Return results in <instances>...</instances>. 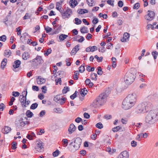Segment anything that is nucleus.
I'll return each mask as SVG.
<instances>
[{"label": "nucleus", "mask_w": 158, "mask_h": 158, "mask_svg": "<svg viewBox=\"0 0 158 158\" xmlns=\"http://www.w3.org/2000/svg\"><path fill=\"white\" fill-rule=\"evenodd\" d=\"M155 15L154 11L149 10L148 11L147 15L145 16V19L151 21L153 19Z\"/></svg>", "instance_id": "f8f14e48"}, {"label": "nucleus", "mask_w": 158, "mask_h": 158, "mask_svg": "<svg viewBox=\"0 0 158 158\" xmlns=\"http://www.w3.org/2000/svg\"><path fill=\"white\" fill-rule=\"evenodd\" d=\"M152 107L151 103L145 102L138 105L135 109V113L139 114L149 110Z\"/></svg>", "instance_id": "7ed1b4c3"}, {"label": "nucleus", "mask_w": 158, "mask_h": 158, "mask_svg": "<svg viewBox=\"0 0 158 158\" xmlns=\"http://www.w3.org/2000/svg\"><path fill=\"white\" fill-rule=\"evenodd\" d=\"M131 144L132 147H135L136 146L137 143L135 141L133 140L131 142Z\"/></svg>", "instance_id": "052dcab7"}, {"label": "nucleus", "mask_w": 158, "mask_h": 158, "mask_svg": "<svg viewBox=\"0 0 158 158\" xmlns=\"http://www.w3.org/2000/svg\"><path fill=\"white\" fill-rule=\"evenodd\" d=\"M97 74L95 73H91L90 75V78L92 80L96 81L97 80Z\"/></svg>", "instance_id": "393cba45"}, {"label": "nucleus", "mask_w": 158, "mask_h": 158, "mask_svg": "<svg viewBox=\"0 0 158 158\" xmlns=\"http://www.w3.org/2000/svg\"><path fill=\"white\" fill-rule=\"evenodd\" d=\"M54 100L59 103L61 104L64 103L65 101V98H63V97H60V95H57L54 98Z\"/></svg>", "instance_id": "ddd939ff"}, {"label": "nucleus", "mask_w": 158, "mask_h": 158, "mask_svg": "<svg viewBox=\"0 0 158 158\" xmlns=\"http://www.w3.org/2000/svg\"><path fill=\"white\" fill-rule=\"evenodd\" d=\"M121 128H122L120 126H118L113 128L112 129V131L114 132H117Z\"/></svg>", "instance_id": "c85d7f7f"}, {"label": "nucleus", "mask_w": 158, "mask_h": 158, "mask_svg": "<svg viewBox=\"0 0 158 158\" xmlns=\"http://www.w3.org/2000/svg\"><path fill=\"white\" fill-rule=\"evenodd\" d=\"M77 95V92L76 91L75 93L70 96V98L71 99L73 100L75 98Z\"/></svg>", "instance_id": "4c0bfd02"}, {"label": "nucleus", "mask_w": 158, "mask_h": 158, "mask_svg": "<svg viewBox=\"0 0 158 158\" xmlns=\"http://www.w3.org/2000/svg\"><path fill=\"white\" fill-rule=\"evenodd\" d=\"M75 126L73 123L71 124L68 129L69 134H71L76 129Z\"/></svg>", "instance_id": "f3484780"}, {"label": "nucleus", "mask_w": 158, "mask_h": 158, "mask_svg": "<svg viewBox=\"0 0 158 158\" xmlns=\"http://www.w3.org/2000/svg\"><path fill=\"white\" fill-rule=\"evenodd\" d=\"M137 96L135 93L130 94L126 98L128 100L135 105L136 101Z\"/></svg>", "instance_id": "9d476101"}, {"label": "nucleus", "mask_w": 158, "mask_h": 158, "mask_svg": "<svg viewBox=\"0 0 158 158\" xmlns=\"http://www.w3.org/2000/svg\"><path fill=\"white\" fill-rule=\"evenodd\" d=\"M60 12L62 15V17L64 19L69 18L70 17L71 14L72 13L71 10L68 8L65 11H64L63 10H60Z\"/></svg>", "instance_id": "6e6552de"}, {"label": "nucleus", "mask_w": 158, "mask_h": 158, "mask_svg": "<svg viewBox=\"0 0 158 158\" xmlns=\"http://www.w3.org/2000/svg\"><path fill=\"white\" fill-rule=\"evenodd\" d=\"M79 44L77 45L74 48L71 52L70 54L71 55H75L77 52L79 50Z\"/></svg>", "instance_id": "6ab92c4d"}, {"label": "nucleus", "mask_w": 158, "mask_h": 158, "mask_svg": "<svg viewBox=\"0 0 158 158\" xmlns=\"http://www.w3.org/2000/svg\"><path fill=\"white\" fill-rule=\"evenodd\" d=\"M15 125L18 128H21L24 127L23 119L22 118L19 120H17L15 121Z\"/></svg>", "instance_id": "4468645a"}, {"label": "nucleus", "mask_w": 158, "mask_h": 158, "mask_svg": "<svg viewBox=\"0 0 158 158\" xmlns=\"http://www.w3.org/2000/svg\"><path fill=\"white\" fill-rule=\"evenodd\" d=\"M87 91L85 88L82 89L81 91V94L82 96H84L87 94Z\"/></svg>", "instance_id": "2f4dec72"}, {"label": "nucleus", "mask_w": 158, "mask_h": 158, "mask_svg": "<svg viewBox=\"0 0 158 158\" xmlns=\"http://www.w3.org/2000/svg\"><path fill=\"white\" fill-rule=\"evenodd\" d=\"M46 112L44 110H42L40 113V117H43L45 114Z\"/></svg>", "instance_id": "69168bd1"}, {"label": "nucleus", "mask_w": 158, "mask_h": 158, "mask_svg": "<svg viewBox=\"0 0 158 158\" xmlns=\"http://www.w3.org/2000/svg\"><path fill=\"white\" fill-rule=\"evenodd\" d=\"M22 57L24 60H27L30 57V54L28 52H24L23 54Z\"/></svg>", "instance_id": "412c9836"}, {"label": "nucleus", "mask_w": 158, "mask_h": 158, "mask_svg": "<svg viewBox=\"0 0 158 158\" xmlns=\"http://www.w3.org/2000/svg\"><path fill=\"white\" fill-rule=\"evenodd\" d=\"M5 55V56H8L9 57L11 55V52L10 50H6L4 52Z\"/></svg>", "instance_id": "72a5a7b5"}, {"label": "nucleus", "mask_w": 158, "mask_h": 158, "mask_svg": "<svg viewBox=\"0 0 158 158\" xmlns=\"http://www.w3.org/2000/svg\"><path fill=\"white\" fill-rule=\"evenodd\" d=\"M74 75L73 76V78L75 80H77L78 78V77L77 76L79 74L78 71H76L74 72Z\"/></svg>", "instance_id": "79ce46f5"}, {"label": "nucleus", "mask_w": 158, "mask_h": 158, "mask_svg": "<svg viewBox=\"0 0 158 158\" xmlns=\"http://www.w3.org/2000/svg\"><path fill=\"white\" fill-rule=\"evenodd\" d=\"M7 60L6 59L4 58L2 60L1 66V68L3 69L4 66L6 65Z\"/></svg>", "instance_id": "bb28decb"}, {"label": "nucleus", "mask_w": 158, "mask_h": 158, "mask_svg": "<svg viewBox=\"0 0 158 158\" xmlns=\"http://www.w3.org/2000/svg\"><path fill=\"white\" fill-rule=\"evenodd\" d=\"M125 98L122 103V107L125 110L131 108L135 105Z\"/></svg>", "instance_id": "0eeeda50"}, {"label": "nucleus", "mask_w": 158, "mask_h": 158, "mask_svg": "<svg viewBox=\"0 0 158 158\" xmlns=\"http://www.w3.org/2000/svg\"><path fill=\"white\" fill-rule=\"evenodd\" d=\"M152 55L153 56L154 59H156L158 55V52L156 51L153 52L152 53Z\"/></svg>", "instance_id": "ea45409f"}, {"label": "nucleus", "mask_w": 158, "mask_h": 158, "mask_svg": "<svg viewBox=\"0 0 158 158\" xmlns=\"http://www.w3.org/2000/svg\"><path fill=\"white\" fill-rule=\"evenodd\" d=\"M90 47V51L91 52H94V51L97 50L98 49L97 47L95 46Z\"/></svg>", "instance_id": "8fccbe9b"}, {"label": "nucleus", "mask_w": 158, "mask_h": 158, "mask_svg": "<svg viewBox=\"0 0 158 158\" xmlns=\"http://www.w3.org/2000/svg\"><path fill=\"white\" fill-rule=\"evenodd\" d=\"M43 60L40 56H37L34 59L31 60L29 61V62L31 63L33 66H36L38 65L41 63H42Z\"/></svg>", "instance_id": "1a4fd4ad"}, {"label": "nucleus", "mask_w": 158, "mask_h": 158, "mask_svg": "<svg viewBox=\"0 0 158 158\" xmlns=\"http://www.w3.org/2000/svg\"><path fill=\"white\" fill-rule=\"evenodd\" d=\"M94 58L97 59L98 62H102V60L103 57L102 56H101L99 57L97 55H96L95 56Z\"/></svg>", "instance_id": "a19ab883"}, {"label": "nucleus", "mask_w": 158, "mask_h": 158, "mask_svg": "<svg viewBox=\"0 0 158 158\" xmlns=\"http://www.w3.org/2000/svg\"><path fill=\"white\" fill-rule=\"evenodd\" d=\"M129 153L127 151L122 152L119 155L118 158H129Z\"/></svg>", "instance_id": "2eb2a0df"}, {"label": "nucleus", "mask_w": 158, "mask_h": 158, "mask_svg": "<svg viewBox=\"0 0 158 158\" xmlns=\"http://www.w3.org/2000/svg\"><path fill=\"white\" fill-rule=\"evenodd\" d=\"M38 104L37 103H35L32 104L31 107L30 109L32 110L35 109L38 106Z\"/></svg>", "instance_id": "c9c22d12"}, {"label": "nucleus", "mask_w": 158, "mask_h": 158, "mask_svg": "<svg viewBox=\"0 0 158 158\" xmlns=\"http://www.w3.org/2000/svg\"><path fill=\"white\" fill-rule=\"evenodd\" d=\"M36 81L38 84H41L45 83L46 80L44 78H42L40 76H39L37 78Z\"/></svg>", "instance_id": "a211bd4d"}, {"label": "nucleus", "mask_w": 158, "mask_h": 158, "mask_svg": "<svg viewBox=\"0 0 158 158\" xmlns=\"http://www.w3.org/2000/svg\"><path fill=\"white\" fill-rule=\"evenodd\" d=\"M70 58H67L66 60V65L67 66H69L71 65V63L70 62Z\"/></svg>", "instance_id": "13d9d810"}, {"label": "nucleus", "mask_w": 158, "mask_h": 158, "mask_svg": "<svg viewBox=\"0 0 158 158\" xmlns=\"http://www.w3.org/2000/svg\"><path fill=\"white\" fill-rule=\"evenodd\" d=\"M22 93L23 94V95H20L19 96V100L23 107H24L27 106H26L27 100L26 97L27 93V89L24 91Z\"/></svg>", "instance_id": "423d86ee"}, {"label": "nucleus", "mask_w": 158, "mask_h": 158, "mask_svg": "<svg viewBox=\"0 0 158 158\" xmlns=\"http://www.w3.org/2000/svg\"><path fill=\"white\" fill-rule=\"evenodd\" d=\"M21 61L19 60H17L15 61L14 64L13 65V67L15 69L19 67L21 64Z\"/></svg>", "instance_id": "4be33fe9"}, {"label": "nucleus", "mask_w": 158, "mask_h": 158, "mask_svg": "<svg viewBox=\"0 0 158 158\" xmlns=\"http://www.w3.org/2000/svg\"><path fill=\"white\" fill-rule=\"evenodd\" d=\"M37 144L35 147L36 150L39 152H42L44 151V147L43 142L40 140L37 142Z\"/></svg>", "instance_id": "9b49d317"}, {"label": "nucleus", "mask_w": 158, "mask_h": 158, "mask_svg": "<svg viewBox=\"0 0 158 158\" xmlns=\"http://www.w3.org/2000/svg\"><path fill=\"white\" fill-rule=\"evenodd\" d=\"M135 77L136 76L134 74L127 72L124 77V81L127 84L130 85L134 81Z\"/></svg>", "instance_id": "20e7f679"}, {"label": "nucleus", "mask_w": 158, "mask_h": 158, "mask_svg": "<svg viewBox=\"0 0 158 158\" xmlns=\"http://www.w3.org/2000/svg\"><path fill=\"white\" fill-rule=\"evenodd\" d=\"M70 3H71V6L72 8L76 6L77 4V1L76 0H71Z\"/></svg>", "instance_id": "5701e85b"}, {"label": "nucleus", "mask_w": 158, "mask_h": 158, "mask_svg": "<svg viewBox=\"0 0 158 158\" xmlns=\"http://www.w3.org/2000/svg\"><path fill=\"white\" fill-rule=\"evenodd\" d=\"M80 31L82 33H87L88 32L87 28L85 26L81 28Z\"/></svg>", "instance_id": "a878e982"}, {"label": "nucleus", "mask_w": 158, "mask_h": 158, "mask_svg": "<svg viewBox=\"0 0 158 158\" xmlns=\"http://www.w3.org/2000/svg\"><path fill=\"white\" fill-rule=\"evenodd\" d=\"M20 93L18 92L13 91L12 93V95L15 97H18Z\"/></svg>", "instance_id": "3c124183"}, {"label": "nucleus", "mask_w": 158, "mask_h": 158, "mask_svg": "<svg viewBox=\"0 0 158 158\" xmlns=\"http://www.w3.org/2000/svg\"><path fill=\"white\" fill-rule=\"evenodd\" d=\"M86 2L88 5L89 6H92L94 5V0H86Z\"/></svg>", "instance_id": "c756f323"}, {"label": "nucleus", "mask_w": 158, "mask_h": 158, "mask_svg": "<svg viewBox=\"0 0 158 158\" xmlns=\"http://www.w3.org/2000/svg\"><path fill=\"white\" fill-rule=\"evenodd\" d=\"M139 135H140L141 138H146L148 136V133H140L139 134Z\"/></svg>", "instance_id": "37998d69"}, {"label": "nucleus", "mask_w": 158, "mask_h": 158, "mask_svg": "<svg viewBox=\"0 0 158 158\" xmlns=\"http://www.w3.org/2000/svg\"><path fill=\"white\" fill-rule=\"evenodd\" d=\"M16 31L17 32V35H20L21 34V31L20 29V27H18L16 29Z\"/></svg>", "instance_id": "5fc2aeb1"}, {"label": "nucleus", "mask_w": 158, "mask_h": 158, "mask_svg": "<svg viewBox=\"0 0 158 158\" xmlns=\"http://www.w3.org/2000/svg\"><path fill=\"white\" fill-rule=\"evenodd\" d=\"M78 13L79 14H84L87 13L88 10L85 9H79L77 10Z\"/></svg>", "instance_id": "b1692460"}, {"label": "nucleus", "mask_w": 158, "mask_h": 158, "mask_svg": "<svg viewBox=\"0 0 158 158\" xmlns=\"http://www.w3.org/2000/svg\"><path fill=\"white\" fill-rule=\"evenodd\" d=\"M44 29L45 30L46 33H48L49 32H51L52 30V29L50 27L48 26H47V27H45Z\"/></svg>", "instance_id": "de8ad7c7"}, {"label": "nucleus", "mask_w": 158, "mask_h": 158, "mask_svg": "<svg viewBox=\"0 0 158 158\" xmlns=\"http://www.w3.org/2000/svg\"><path fill=\"white\" fill-rule=\"evenodd\" d=\"M59 152L60 151L57 149L55 151L53 152V156L54 157L57 156L59 155Z\"/></svg>", "instance_id": "09e8293b"}, {"label": "nucleus", "mask_w": 158, "mask_h": 158, "mask_svg": "<svg viewBox=\"0 0 158 158\" xmlns=\"http://www.w3.org/2000/svg\"><path fill=\"white\" fill-rule=\"evenodd\" d=\"M45 52L44 53V55L45 56H48V55L49 54H50L51 53L52 50L51 48H50V49H48L46 52V51H45L44 52Z\"/></svg>", "instance_id": "c03bdc74"}, {"label": "nucleus", "mask_w": 158, "mask_h": 158, "mask_svg": "<svg viewBox=\"0 0 158 158\" xmlns=\"http://www.w3.org/2000/svg\"><path fill=\"white\" fill-rule=\"evenodd\" d=\"M5 107V106L3 103H1L0 104V110L2 111Z\"/></svg>", "instance_id": "680f3d73"}, {"label": "nucleus", "mask_w": 158, "mask_h": 158, "mask_svg": "<svg viewBox=\"0 0 158 158\" xmlns=\"http://www.w3.org/2000/svg\"><path fill=\"white\" fill-rule=\"evenodd\" d=\"M158 118V110H152L147 114L145 118V122L148 126L153 125Z\"/></svg>", "instance_id": "f03ea898"}, {"label": "nucleus", "mask_w": 158, "mask_h": 158, "mask_svg": "<svg viewBox=\"0 0 158 158\" xmlns=\"http://www.w3.org/2000/svg\"><path fill=\"white\" fill-rule=\"evenodd\" d=\"M140 6V4L139 3H137L134 4L133 6V9H138Z\"/></svg>", "instance_id": "6e6d98bb"}, {"label": "nucleus", "mask_w": 158, "mask_h": 158, "mask_svg": "<svg viewBox=\"0 0 158 158\" xmlns=\"http://www.w3.org/2000/svg\"><path fill=\"white\" fill-rule=\"evenodd\" d=\"M6 39V35H3L0 37V40L3 42H5Z\"/></svg>", "instance_id": "a18cd8bd"}, {"label": "nucleus", "mask_w": 158, "mask_h": 158, "mask_svg": "<svg viewBox=\"0 0 158 158\" xmlns=\"http://www.w3.org/2000/svg\"><path fill=\"white\" fill-rule=\"evenodd\" d=\"M85 70V68L84 67L81 66L79 68V71L80 73H82Z\"/></svg>", "instance_id": "4d7b16f0"}, {"label": "nucleus", "mask_w": 158, "mask_h": 158, "mask_svg": "<svg viewBox=\"0 0 158 158\" xmlns=\"http://www.w3.org/2000/svg\"><path fill=\"white\" fill-rule=\"evenodd\" d=\"M53 110L56 113H61L62 112V110L60 108H55Z\"/></svg>", "instance_id": "58836bf2"}, {"label": "nucleus", "mask_w": 158, "mask_h": 158, "mask_svg": "<svg viewBox=\"0 0 158 158\" xmlns=\"http://www.w3.org/2000/svg\"><path fill=\"white\" fill-rule=\"evenodd\" d=\"M114 2V0H108L107 1V3L109 4L111 6H114V4L113 2Z\"/></svg>", "instance_id": "603ef678"}, {"label": "nucleus", "mask_w": 158, "mask_h": 158, "mask_svg": "<svg viewBox=\"0 0 158 158\" xmlns=\"http://www.w3.org/2000/svg\"><path fill=\"white\" fill-rule=\"evenodd\" d=\"M68 36V35L62 34L60 35L59 37V38L60 40L63 41L66 39Z\"/></svg>", "instance_id": "cd10ccee"}, {"label": "nucleus", "mask_w": 158, "mask_h": 158, "mask_svg": "<svg viewBox=\"0 0 158 158\" xmlns=\"http://www.w3.org/2000/svg\"><path fill=\"white\" fill-rule=\"evenodd\" d=\"M118 5L119 7H122L123 6V3L122 1H119L118 2Z\"/></svg>", "instance_id": "e2e57ef3"}, {"label": "nucleus", "mask_w": 158, "mask_h": 158, "mask_svg": "<svg viewBox=\"0 0 158 158\" xmlns=\"http://www.w3.org/2000/svg\"><path fill=\"white\" fill-rule=\"evenodd\" d=\"M69 88L68 87H64V88L62 90V93L63 94H66L67 93V92L69 91Z\"/></svg>", "instance_id": "864d4df0"}, {"label": "nucleus", "mask_w": 158, "mask_h": 158, "mask_svg": "<svg viewBox=\"0 0 158 158\" xmlns=\"http://www.w3.org/2000/svg\"><path fill=\"white\" fill-rule=\"evenodd\" d=\"M63 143V145L64 147H66L68 145V140L67 139H63L62 140Z\"/></svg>", "instance_id": "473e14b6"}, {"label": "nucleus", "mask_w": 158, "mask_h": 158, "mask_svg": "<svg viewBox=\"0 0 158 158\" xmlns=\"http://www.w3.org/2000/svg\"><path fill=\"white\" fill-rule=\"evenodd\" d=\"M41 89H42V91L43 93L45 94L46 93L47 89V87L46 86H43Z\"/></svg>", "instance_id": "0e129e2a"}, {"label": "nucleus", "mask_w": 158, "mask_h": 158, "mask_svg": "<svg viewBox=\"0 0 158 158\" xmlns=\"http://www.w3.org/2000/svg\"><path fill=\"white\" fill-rule=\"evenodd\" d=\"M96 127L99 129H102L103 127L102 124L101 122H99L97 123L96 125Z\"/></svg>", "instance_id": "f704fd0d"}, {"label": "nucleus", "mask_w": 158, "mask_h": 158, "mask_svg": "<svg viewBox=\"0 0 158 158\" xmlns=\"http://www.w3.org/2000/svg\"><path fill=\"white\" fill-rule=\"evenodd\" d=\"M11 130L10 127L7 126H5L4 129H2V131L4 134L8 133Z\"/></svg>", "instance_id": "aec40b11"}, {"label": "nucleus", "mask_w": 158, "mask_h": 158, "mask_svg": "<svg viewBox=\"0 0 158 158\" xmlns=\"http://www.w3.org/2000/svg\"><path fill=\"white\" fill-rule=\"evenodd\" d=\"M33 114V113L30 110H27L26 112V115L28 118L31 117Z\"/></svg>", "instance_id": "7c9ffc66"}, {"label": "nucleus", "mask_w": 158, "mask_h": 158, "mask_svg": "<svg viewBox=\"0 0 158 158\" xmlns=\"http://www.w3.org/2000/svg\"><path fill=\"white\" fill-rule=\"evenodd\" d=\"M75 23L77 25L80 24H81L82 22L78 18H75Z\"/></svg>", "instance_id": "49530a36"}, {"label": "nucleus", "mask_w": 158, "mask_h": 158, "mask_svg": "<svg viewBox=\"0 0 158 158\" xmlns=\"http://www.w3.org/2000/svg\"><path fill=\"white\" fill-rule=\"evenodd\" d=\"M109 93L106 91L102 93L98 96L91 104V106L95 108H97L104 105L106 102Z\"/></svg>", "instance_id": "f257e3e1"}, {"label": "nucleus", "mask_w": 158, "mask_h": 158, "mask_svg": "<svg viewBox=\"0 0 158 158\" xmlns=\"http://www.w3.org/2000/svg\"><path fill=\"white\" fill-rule=\"evenodd\" d=\"M73 139H74V144L73 145L74 149L71 150L72 152H74L78 150L80 148L82 142L81 139L79 137Z\"/></svg>", "instance_id": "39448f33"}, {"label": "nucleus", "mask_w": 158, "mask_h": 158, "mask_svg": "<svg viewBox=\"0 0 158 158\" xmlns=\"http://www.w3.org/2000/svg\"><path fill=\"white\" fill-rule=\"evenodd\" d=\"M104 118L107 119H109L111 118L112 116L110 115L106 114L104 115Z\"/></svg>", "instance_id": "338daca9"}, {"label": "nucleus", "mask_w": 158, "mask_h": 158, "mask_svg": "<svg viewBox=\"0 0 158 158\" xmlns=\"http://www.w3.org/2000/svg\"><path fill=\"white\" fill-rule=\"evenodd\" d=\"M130 34L127 33H125L123 35V37L121 40V41L122 42H126L129 40V38L130 37Z\"/></svg>", "instance_id": "dca6fc26"}, {"label": "nucleus", "mask_w": 158, "mask_h": 158, "mask_svg": "<svg viewBox=\"0 0 158 158\" xmlns=\"http://www.w3.org/2000/svg\"><path fill=\"white\" fill-rule=\"evenodd\" d=\"M98 22V19L97 18H95L93 19L92 22L94 24H96Z\"/></svg>", "instance_id": "774afa93"}, {"label": "nucleus", "mask_w": 158, "mask_h": 158, "mask_svg": "<svg viewBox=\"0 0 158 158\" xmlns=\"http://www.w3.org/2000/svg\"><path fill=\"white\" fill-rule=\"evenodd\" d=\"M97 73L99 75H101L103 73V72L102 71V69L101 67H98V68Z\"/></svg>", "instance_id": "e433bc0d"}, {"label": "nucleus", "mask_w": 158, "mask_h": 158, "mask_svg": "<svg viewBox=\"0 0 158 158\" xmlns=\"http://www.w3.org/2000/svg\"><path fill=\"white\" fill-rule=\"evenodd\" d=\"M32 89L34 91H38L39 90V88L38 86L35 85H33L32 87Z\"/></svg>", "instance_id": "bf43d9fd"}]
</instances>
